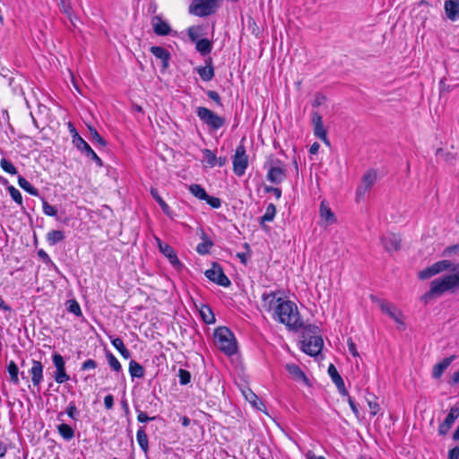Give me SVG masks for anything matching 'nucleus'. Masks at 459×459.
<instances>
[{
  "instance_id": "1",
  "label": "nucleus",
  "mask_w": 459,
  "mask_h": 459,
  "mask_svg": "<svg viewBox=\"0 0 459 459\" xmlns=\"http://www.w3.org/2000/svg\"><path fill=\"white\" fill-rule=\"evenodd\" d=\"M273 318L291 330L304 326L297 305L290 300H283L278 304Z\"/></svg>"
},
{
  "instance_id": "2",
  "label": "nucleus",
  "mask_w": 459,
  "mask_h": 459,
  "mask_svg": "<svg viewBox=\"0 0 459 459\" xmlns=\"http://www.w3.org/2000/svg\"><path fill=\"white\" fill-rule=\"evenodd\" d=\"M319 328L314 325L303 326L301 350L307 355H318L324 346V341L319 334Z\"/></svg>"
},
{
  "instance_id": "3",
  "label": "nucleus",
  "mask_w": 459,
  "mask_h": 459,
  "mask_svg": "<svg viewBox=\"0 0 459 459\" xmlns=\"http://www.w3.org/2000/svg\"><path fill=\"white\" fill-rule=\"evenodd\" d=\"M214 342L219 350L228 356H232L238 351L235 335L228 327H218L214 331Z\"/></svg>"
},
{
  "instance_id": "4",
  "label": "nucleus",
  "mask_w": 459,
  "mask_h": 459,
  "mask_svg": "<svg viewBox=\"0 0 459 459\" xmlns=\"http://www.w3.org/2000/svg\"><path fill=\"white\" fill-rule=\"evenodd\" d=\"M455 287L449 276V274L444 277L433 280L430 282V289L422 297L421 300L426 304L429 303L433 298L440 297L446 291L454 292Z\"/></svg>"
},
{
  "instance_id": "5",
  "label": "nucleus",
  "mask_w": 459,
  "mask_h": 459,
  "mask_svg": "<svg viewBox=\"0 0 459 459\" xmlns=\"http://www.w3.org/2000/svg\"><path fill=\"white\" fill-rule=\"evenodd\" d=\"M221 0H193L188 6L189 13L197 17H207L215 13Z\"/></svg>"
},
{
  "instance_id": "6",
  "label": "nucleus",
  "mask_w": 459,
  "mask_h": 459,
  "mask_svg": "<svg viewBox=\"0 0 459 459\" xmlns=\"http://www.w3.org/2000/svg\"><path fill=\"white\" fill-rule=\"evenodd\" d=\"M195 113L198 118L212 131H217L226 124L225 117L217 115L206 107H198Z\"/></svg>"
},
{
  "instance_id": "7",
  "label": "nucleus",
  "mask_w": 459,
  "mask_h": 459,
  "mask_svg": "<svg viewBox=\"0 0 459 459\" xmlns=\"http://www.w3.org/2000/svg\"><path fill=\"white\" fill-rule=\"evenodd\" d=\"M370 299L379 307L382 313L387 315L395 323L402 325H404L403 313L394 304L379 299L374 295L370 296Z\"/></svg>"
},
{
  "instance_id": "8",
  "label": "nucleus",
  "mask_w": 459,
  "mask_h": 459,
  "mask_svg": "<svg viewBox=\"0 0 459 459\" xmlns=\"http://www.w3.org/2000/svg\"><path fill=\"white\" fill-rule=\"evenodd\" d=\"M268 168L266 178L273 184H281L287 178V169L281 160L276 159L265 163Z\"/></svg>"
},
{
  "instance_id": "9",
  "label": "nucleus",
  "mask_w": 459,
  "mask_h": 459,
  "mask_svg": "<svg viewBox=\"0 0 459 459\" xmlns=\"http://www.w3.org/2000/svg\"><path fill=\"white\" fill-rule=\"evenodd\" d=\"M232 163L235 175L242 177L248 166V156L246 153V148L243 143L237 146Z\"/></svg>"
},
{
  "instance_id": "10",
  "label": "nucleus",
  "mask_w": 459,
  "mask_h": 459,
  "mask_svg": "<svg viewBox=\"0 0 459 459\" xmlns=\"http://www.w3.org/2000/svg\"><path fill=\"white\" fill-rule=\"evenodd\" d=\"M377 171L374 169L368 170L361 178L360 185L356 189V201L359 202L365 194L374 186L377 181Z\"/></svg>"
},
{
  "instance_id": "11",
  "label": "nucleus",
  "mask_w": 459,
  "mask_h": 459,
  "mask_svg": "<svg viewBox=\"0 0 459 459\" xmlns=\"http://www.w3.org/2000/svg\"><path fill=\"white\" fill-rule=\"evenodd\" d=\"M52 361L56 368L53 377L58 384H64L70 379V376L66 373L65 361L62 355L59 353H54L52 356Z\"/></svg>"
},
{
  "instance_id": "12",
  "label": "nucleus",
  "mask_w": 459,
  "mask_h": 459,
  "mask_svg": "<svg viewBox=\"0 0 459 459\" xmlns=\"http://www.w3.org/2000/svg\"><path fill=\"white\" fill-rule=\"evenodd\" d=\"M204 274L211 281L220 286L229 287L231 284L222 268L216 263H213L212 268L206 270Z\"/></svg>"
},
{
  "instance_id": "13",
  "label": "nucleus",
  "mask_w": 459,
  "mask_h": 459,
  "mask_svg": "<svg viewBox=\"0 0 459 459\" xmlns=\"http://www.w3.org/2000/svg\"><path fill=\"white\" fill-rule=\"evenodd\" d=\"M281 293L280 290L264 292L262 294V307L267 312L273 311V315L276 313V307L280 302L284 299L278 295Z\"/></svg>"
},
{
  "instance_id": "14",
  "label": "nucleus",
  "mask_w": 459,
  "mask_h": 459,
  "mask_svg": "<svg viewBox=\"0 0 459 459\" xmlns=\"http://www.w3.org/2000/svg\"><path fill=\"white\" fill-rule=\"evenodd\" d=\"M74 146L86 157L93 160L98 167H103L102 160L81 136H74Z\"/></svg>"
},
{
  "instance_id": "15",
  "label": "nucleus",
  "mask_w": 459,
  "mask_h": 459,
  "mask_svg": "<svg viewBox=\"0 0 459 459\" xmlns=\"http://www.w3.org/2000/svg\"><path fill=\"white\" fill-rule=\"evenodd\" d=\"M459 418V406L451 407L447 416L438 427V434L445 436L448 433L455 421Z\"/></svg>"
},
{
  "instance_id": "16",
  "label": "nucleus",
  "mask_w": 459,
  "mask_h": 459,
  "mask_svg": "<svg viewBox=\"0 0 459 459\" xmlns=\"http://www.w3.org/2000/svg\"><path fill=\"white\" fill-rule=\"evenodd\" d=\"M312 124L314 126V134L323 142L328 143L326 130L324 127L323 117L316 112H312Z\"/></svg>"
},
{
  "instance_id": "17",
  "label": "nucleus",
  "mask_w": 459,
  "mask_h": 459,
  "mask_svg": "<svg viewBox=\"0 0 459 459\" xmlns=\"http://www.w3.org/2000/svg\"><path fill=\"white\" fill-rule=\"evenodd\" d=\"M382 244L387 252L397 251L401 248L402 239L399 235L387 233L381 238Z\"/></svg>"
},
{
  "instance_id": "18",
  "label": "nucleus",
  "mask_w": 459,
  "mask_h": 459,
  "mask_svg": "<svg viewBox=\"0 0 459 459\" xmlns=\"http://www.w3.org/2000/svg\"><path fill=\"white\" fill-rule=\"evenodd\" d=\"M153 31L158 36H167L170 33L171 28L169 24L163 21L160 16L155 15L151 21Z\"/></svg>"
},
{
  "instance_id": "19",
  "label": "nucleus",
  "mask_w": 459,
  "mask_h": 459,
  "mask_svg": "<svg viewBox=\"0 0 459 459\" xmlns=\"http://www.w3.org/2000/svg\"><path fill=\"white\" fill-rule=\"evenodd\" d=\"M327 371H328V374H329L332 381L336 385L339 393L342 395H348V392L346 390L344 381H343L342 377H341V375L339 374L335 366L333 364H330Z\"/></svg>"
},
{
  "instance_id": "20",
  "label": "nucleus",
  "mask_w": 459,
  "mask_h": 459,
  "mask_svg": "<svg viewBox=\"0 0 459 459\" xmlns=\"http://www.w3.org/2000/svg\"><path fill=\"white\" fill-rule=\"evenodd\" d=\"M160 252L168 258V260L174 268L180 270L183 267V264L178 258L177 253L175 252L174 248L169 244L164 245L163 247L160 246Z\"/></svg>"
},
{
  "instance_id": "21",
  "label": "nucleus",
  "mask_w": 459,
  "mask_h": 459,
  "mask_svg": "<svg viewBox=\"0 0 459 459\" xmlns=\"http://www.w3.org/2000/svg\"><path fill=\"white\" fill-rule=\"evenodd\" d=\"M285 368L289 375L294 380L302 382L306 385H310L309 379L307 378V377L306 376V374L303 372L299 366L296 364H287Z\"/></svg>"
},
{
  "instance_id": "22",
  "label": "nucleus",
  "mask_w": 459,
  "mask_h": 459,
  "mask_svg": "<svg viewBox=\"0 0 459 459\" xmlns=\"http://www.w3.org/2000/svg\"><path fill=\"white\" fill-rule=\"evenodd\" d=\"M32 367L30 369L31 382L34 386H39L43 381V365L40 361L32 359Z\"/></svg>"
},
{
  "instance_id": "23",
  "label": "nucleus",
  "mask_w": 459,
  "mask_h": 459,
  "mask_svg": "<svg viewBox=\"0 0 459 459\" xmlns=\"http://www.w3.org/2000/svg\"><path fill=\"white\" fill-rule=\"evenodd\" d=\"M205 66L197 67L196 72L203 81L209 82L214 77V68L212 57L205 59Z\"/></svg>"
},
{
  "instance_id": "24",
  "label": "nucleus",
  "mask_w": 459,
  "mask_h": 459,
  "mask_svg": "<svg viewBox=\"0 0 459 459\" xmlns=\"http://www.w3.org/2000/svg\"><path fill=\"white\" fill-rule=\"evenodd\" d=\"M444 8L448 19L451 21L459 19V0H446Z\"/></svg>"
},
{
  "instance_id": "25",
  "label": "nucleus",
  "mask_w": 459,
  "mask_h": 459,
  "mask_svg": "<svg viewBox=\"0 0 459 459\" xmlns=\"http://www.w3.org/2000/svg\"><path fill=\"white\" fill-rule=\"evenodd\" d=\"M455 355H452L450 357L445 358L441 362L436 364L432 369V377L435 379H438L442 377L444 371L450 366V364L455 360Z\"/></svg>"
},
{
  "instance_id": "26",
  "label": "nucleus",
  "mask_w": 459,
  "mask_h": 459,
  "mask_svg": "<svg viewBox=\"0 0 459 459\" xmlns=\"http://www.w3.org/2000/svg\"><path fill=\"white\" fill-rule=\"evenodd\" d=\"M150 51L156 58L161 60L163 68H168L170 53L167 49L162 47L153 46L150 48Z\"/></svg>"
},
{
  "instance_id": "27",
  "label": "nucleus",
  "mask_w": 459,
  "mask_h": 459,
  "mask_svg": "<svg viewBox=\"0 0 459 459\" xmlns=\"http://www.w3.org/2000/svg\"><path fill=\"white\" fill-rule=\"evenodd\" d=\"M150 193H151L152 198L159 204V205L160 206L162 212L166 215L171 217L172 211L169 208V206L167 204V203L160 195L159 191L156 188L152 187L151 190H150Z\"/></svg>"
},
{
  "instance_id": "28",
  "label": "nucleus",
  "mask_w": 459,
  "mask_h": 459,
  "mask_svg": "<svg viewBox=\"0 0 459 459\" xmlns=\"http://www.w3.org/2000/svg\"><path fill=\"white\" fill-rule=\"evenodd\" d=\"M196 50L203 56L209 55L212 50V42L208 39H202L195 42Z\"/></svg>"
},
{
  "instance_id": "29",
  "label": "nucleus",
  "mask_w": 459,
  "mask_h": 459,
  "mask_svg": "<svg viewBox=\"0 0 459 459\" xmlns=\"http://www.w3.org/2000/svg\"><path fill=\"white\" fill-rule=\"evenodd\" d=\"M57 432L65 441H70L74 437V429L68 424L61 423L57 427Z\"/></svg>"
},
{
  "instance_id": "30",
  "label": "nucleus",
  "mask_w": 459,
  "mask_h": 459,
  "mask_svg": "<svg viewBox=\"0 0 459 459\" xmlns=\"http://www.w3.org/2000/svg\"><path fill=\"white\" fill-rule=\"evenodd\" d=\"M144 368L136 362L135 360H131L129 363V374L132 378H143L144 377Z\"/></svg>"
},
{
  "instance_id": "31",
  "label": "nucleus",
  "mask_w": 459,
  "mask_h": 459,
  "mask_svg": "<svg viewBox=\"0 0 459 459\" xmlns=\"http://www.w3.org/2000/svg\"><path fill=\"white\" fill-rule=\"evenodd\" d=\"M320 216L329 224L336 221L334 213L332 212L331 208L325 204V201H322L320 204Z\"/></svg>"
},
{
  "instance_id": "32",
  "label": "nucleus",
  "mask_w": 459,
  "mask_h": 459,
  "mask_svg": "<svg viewBox=\"0 0 459 459\" xmlns=\"http://www.w3.org/2000/svg\"><path fill=\"white\" fill-rule=\"evenodd\" d=\"M276 214V207L273 204H269L266 207L264 214L260 217V224L265 228L264 223L273 221Z\"/></svg>"
},
{
  "instance_id": "33",
  "label": "nucleus",
  "mask_w": 459,
  "mask_h": 459,
  "mask_svg": "<svg viewBox=\"0 0 459 459\" xmlns=\"http://www.w3.org/2000/svg\"><path fill=\"white\" fill-rule=\"evenodd\" d=\"M46 238L50 246H55L65 239V233L62 230H50Z\"/></svg>"
},
{
  "instance_id": "34",
  "label": "nucleus",
  "mask_w": 459,
  "mask_h": 459,
  "mask_svg": "<svg viewBox=\"0 0 459 459\" xmlns=\"http://www.w3.org/2000/svg\"><path fill=\"white\" fill-rule=\"evenodd\" d=\"M136 440L141 449L146 453L149 449L148 437L145 433L144 428L140 427L136 433Z\"/></svg>"
},
{
  "instance_id": "35",
  "label": "nucleus",
  "mask_w": 459,
  "mask_h": 459,
  "mask_svg": "<svg viewBox=\"0 0 459 459\" xmlns=\"http://www.w3.org/2000/svg\"><path fill=\"white\" fill-rule=\"evenodd\" d=\"M18 184L20 187H22L24 191L28 192L30 195L33 196H39V190L34 187L25 178L19 176L18 177Z\"/></svg>"
},
{
  "instance_id": "36",
  "label": "nucleus",
  "mask_w": 459,
  "mask_h": 459,
  "mask_svg": "<svg viewBox=\"0 0 459 459\" xmlns=\"http://www.w3.org/2000/svg\"><path fill=\"white\" fill-rule=\"evenodd\" d=\"M433 266H434L437 273H439L445 270H451L453 272H455L457 270V268L459 267V264L454 265L448 260H442V261H438V262L433 264Z\"/></svg>"
},
{
  "instance_id": "37",
  "label": "nucleus",
  "mask_w": 459,
  "mask_h": 459,
  "mask_svg": "<svg viewBox=\"0 0 459 459\" xmlns=\"http://www.w3.org/2000/svg\"><path fill=\"white\" fill-rule=\"evenodd\" d=\"M188 189L190 193L199 200L204 201L208 197V194L205 189L198 184L190 185Z\"/></svg>"
},
{
  "instance_id": "38",
  "label": "nucleus",
  "mask_w": 459,
  "mask_h": 459,
  "mask_svg": "<svg viewBox=\"0 0 459 459\" xmlns=\"http://www.w3.org/2000/svg\"><path fill=\"white\" fill-rule=\"evenodd\" d=\"M106 359H107V361L110 367V368L114 371V372H120L122 370V366L120 364V362L118 361V359L114 356L113 353H111L110 351H106Z\"/></svg>"
},
{
  "instance_id": "39",
  "label": "nucleus",
  "mask_w": 459,
  "mask_h": 459,
  "mask_svg": "<svg viewBox=\"0 0 459 459\" xmlns=\"http://www.w3.org/2000/svg\"><path fill=\"white\" fill-rule=\"evenodd\" d=\"M7 370L10 375L11 381L14 385H18L19 380V368L14 361L11 360L7 366Z\"/></svg>"
},
{
  "instance_id": "40",
  "label": "nucleus",
  "mask_w": 459,
  "mask_h": 459,
  "mask_svg": "<svg viewBox=\"0 0 459 459\" xmlns=\"http://www.w3.org/2000/svg\"><path fill=\"white\" fill-rule=\"evenodd\" d=\"M213 243L205 235L203 238V242L199 243L196 247V252L200 255H206L209 253L210 248L212 247Z\"/></svg>"
},
{
  "instance_id": "41",
  "label": "nucleus",
  "mask_w": 459,
  "mask_h": 459,
  "mask_svg": "<svg viewBox=\"0 0 459 459\" xmlns=\"http://www.w3.org/2000/svg\"><path fill=\"white\" fill-rule=\"evenodd\" d=\"M202 152L204 154V158L207 165L210 168H213L217 164V157L215 153L209 149H204Z\"/></svg>"
},
{
  "instance_id": "42",
  "label": "nucleus",
  "mask_w": 459,
  "mask_h": 459,
  "mask_svg": "<svg viewBox=\"0 0 459 459\" xmlns=\"http://www.w3.org/2000/svg\"><path fill=\"white\" fill-rule=\"evenodd\" d=\"M0 167L4 172H6L8 174L16 175L18 173L15 166L10 160H6L5 158L1 159Z\"/></svg>"
},
{
  "instance_id": "43",
  "label": "nucleus",
  "mask_w": 459,
  "mask_h": 459,
  "mask_svg": "<svg viewBox=\"0 0 459 459\" xmlns=\"http://www.w3.org/2000/svg\"><path fill=\"white\" fill-rule=\"evenodd\" d=\"M66 305H67L66 309L68 312H70L77 316H82L81 307L75 299L68 300Z\"/></svg>"
},
{
  "instance_id": "44",
  "label": "nucleus",
  "mask_w": 459,
  "mask_h": 459,
  "mask_svg": "<svg viewBox=\"0 0 459 459\" xmlns=\"http://www.w3.org/2000/svg\"><path fill=\"white\" fill-rule=\"evenodd\" d=\"M90 135L91 137V140L95 143H97L100 146L105 147L106 146V141L100 136V134L98 133V131L93 126H88Z\"/></svg>"
},
{
  "instance_id": "45",
  "label": "nucleus",
  "mask_w": 459,
  "mask_h": 459,
  "mask_svg": "<svg viewBox=\"0 0 459 459\" xmlns=\"http://www.w3.org/2000/svg\"><path fill=\"white\" fill-rule=\"evenodd\" d=\"M7 190L13 198V200L17 203L19 205H22V196L21 192L15 188L13 186H7Z\"/></svg>"
},
{
  "instance_id": "46",
  "label": "nucleus",
  "mask_w": 459,
  "mask_h": 459,
  "mask_svg": "<svg viewBox=\"0 0 459 459\" xmlns=\"http://www.w3.org/2000/svg\"><path fill=\"white\" fill-rule=\"evenodd\" d=\"M65 413L72 420H78L79 411H78L76 404H75V403L74 401L69 403V404H68V406H67V408L65 410Z\"/></svg>"
},
{
  "instance_id": "47",
  "label": "nucleus",
  "mask_w": 459,
  "mask_h": 459,
  "mask_svg": "<svg viewBox=\"0 0 459 459\" xmlns=\"http://www.w3.org/2000/svg\"><path fill=\"white\" fill-rule=\"evenodd\" d=\"M178 377H179V383L182 385H186L190 383L191 381V374L189 371L180 368L178 370Z\"/></svg>"
},
{
  "instance_id": "48",
  "label": "nucleus",
  "mask_w": 459,
  "mask_h": 459,
  "mask_svg": "<svg viewBox=\"0 0 459 459\" xmlns=\"http://www.w3.org/2000/svg\"><path fill=\"white\" fill-rule=\"evenodd\" d=\"M437 274L433 264L429 267L425 268L424 270L419 273V278L420 280H427L434 275Z\"/></svg>"
},
{
  "instance_id": "49",
  "label": "nucleus",
  "mask_w": 459,
  "mask_h": 459,
  "mask_svg": "<svg viewBox=\"0 0 459 459\" xmlns=\"http://www.w3.org/2000/svg\"><path fill=\"white\" fill-rule=\"evenodd\" d=\"M187 35H188L189 39L192 42L195 43L196 41L199 40L200 27H195V26L189 27L187 30Z\"/></svg>"
},
{
  "instance_id": "50",
  "label": "nucleus",
  "mask_w": 459,
  "mask_h": 459,
  "mask_svg": "<svg viewBox=\"0 0 459 459\" xmlns=\"http://www.w3.org/2000/svg\"><path fill=\"white\" fill-rule=\"evenodd\" d=\"M42 208H43V212L46 215L48 216H56L57 214V210L56 207H54L53 205L49 204L47 201L43 200V203H42Z\"/></svg>"
},
{
  "instance_id": "51",
  "label": "nucleus",
  "mask_w": 459,
  "mask_h": 459,
  "mask_svg": "<svg viewBox=\"0 0 459 459\" xmlns=\"http://www.w3.org/2000/svg\"><path fill=\"white\" fill-rule=\"evenodd\" d=\"M201 316H202L204 321L207 324H212V323H214V321H215L214 316H213L212 310L208 307H205V310L204 309L201 310Z\"/></svg>"
},
{
  "instance_id": "52",
  "label": "nucleus",
  "mask_w": 459,
  "mask_h": 459,
  "mask_svg": "<svg viewBox=\"0 0 459 459\" xmlns=\"http://www.w3.org/2000/svg\"><path fill=\"white\" fill-rule=\"evenodd\" d=\"M135 411L137 412V420L140 423H145L156 419V417H149L144 411L139 410L138 408H135Z\"/></svg>"
},
{
  "instance_id": "53",
  "label": "nucleus",
  "mask_w": 459,
  "mask_h": 459,
  "mask_svg": "<svg viewBox=\"0 0 459 459\" xmlns=\"http://www.w3.org/2000/svg\"><path fill=\"white\" fill-rule=\"evenodd\" d=\"M206 95L212 100H213L217 106L219 107H223V104H222V101H221V98L220 96V94L215 91H206Z\"/></svg>"
},
{
  "instance_id": "54",
  "label": "nucleus",
  "mask_w": 459,
  "mask_h": 459,
  "mask_svg": "<svg viewBox=\"0 0 459 459\" xmlns=\"http://www.w3.org/2000/svg\"><path fill=\"white\" fill-rule=\"evenodd\" d=\"M247 400H248L255 408L260 410L258 403L263 405L262 402L259 401L258 397L252 391H249L248 394H245Z\"/></svg>"
},
{
  "instance_id": "55",
  "label": "nucleus",
  "mask_w": 459,
  "mask_h": 459,
  "mask_svg": "<svg viewBox=\"0 0 459 459\" xmlns=\"http://www.w3.org/2000/svg\"><path fill=\"white\" fill-rule=\"evenodd\" d=\"M211 207L218 209L221 205L220 198L208 195V197L204 200Z\"/></svg>"
},
{
  "instance_id": "56",
  "label": "nucleus",
  "mask_w": 459,
  "mask_h": 459,
  "mask_svg": "<svg viewBox=\"0 0 459 459\" xmlns=\"http://www.w3.org/2000/svg\"><path fill=\"white\" fill-rule=\"evenodd\" d=\"M60 6H61V10L65 14H67L68 16H70L72 14L73 9H72V4H71V0H61Z\"/></svg>"
},
{
  "instance_id": "57",
  "label": "nucleus",
  "mask_w": 459,
  "mask_h": 459,
  "mask_svg": "<svg viewBox=\"0 0 459 459\" xmlns=\"http://www.w3.org/2000/svg\"><path fill=\"white\" fill-rule=\"evenodd\" d=\"M96 368L97 362L92 359H89L82 364L81 370L85 371L89 369H94Z\"/></svg>"
},
{
  "instance_id": "58",
  "label": "nucleus",
  "mask_w": 459,
  "mask_h": 459,
  "mask_svg": "<svg viewBox=\"0 0 459 459\" xmlns=\"http://www.w3.org/2000/svg\"><path fill=\"white\" fill-rule=\"evenodd\" d=\"M326 98L325 95H322L320 93L316 94L315 99L313 100L312 106L314 108H317L321 105H323L325 101Z\"/></svg>"
},
{
  "instance_id": "59",
  "label": "nucleus",
  "mask_w": 459,
  "mask_h": 459,
  "mask_svg": "<svg viewBox=\"0 0 459 459\" xmlns=\"http://www.w3.org/2000/svg\"><path fill=\"white\" fill-rule=\"evenodd\" d=\"M368 405L370 409V414L375 416L380 410V406L377 402L368 401Z\"/></svg>"
},
{
  "instance_id": "60",
  "label": "nucleus",
  "mask_w": 459,
  "mask_h": 459,
  "mask_svg": "<svg viewBox=\"0 0 459 459\" xmlns=\"http://www.w3.org/2000/svg\"><path fill=\"white\" fill-rule=\"evenodd\" d=\"M347 344H348L349 351L352 354V356L358 357L359 352L357 351L356 344L354 343V342L352 341L351 338L348 339Z\"/></svg>"
},
{
  "instance_id": "61",
  "label": "nucleus",
  "mask_w": 459,
  "mask_h": 459,
  "mask_svg": "<svg viewBox=\"0 0 459 459\" xmlns=\"http://www.w3.org/2000/svg\"><path fill=\"white\" fill-rule=\"evenodd\" d=\"M104 405L107 410H111L114 406V397L112 394H108L104 397Z\"/></svg>"
},
{
  "instance_id": "62",
  "label": "nucleus",
  "mask_w": 459,
  "mask_h": 459,
  "mask_svg": "<svg viewBox=\"0 0 459 459\" xmlns=\"http://www.w3.org/2000/svg\"><path fill=\"white\" fill-rule=\"evenodd\" d=\"M111 343L118 351L125 347L123 340L119 337L111 339Z\"/></svg>"
},
{
  "instance_id": "63",
  "label": "nucleus",
  "mask_w": 459,
  "mask_h": 459,
  "mask_svg": "<svg viewBox=\"0 0 459 459\" xmlns=\"http://www.w3.org/2000/svg\"><path fill=\"white\" fill-rule=\"evenodd\" d=\"M266 193H273V195H275L276 199H280L281 196V190L278 187L273 186H266L265 187Z\"/></svg>"
},
{
  "instance_id": "64",
  "label": "nucleus",
  "mask_w": 459,
  "mask_h": 459,
  "mask_svg": "<svg viewBox=\"0 0 459 459\" xmlns=\"http://www.w3.org/2000/svg\"><path fill=\"white\" fill-rule=\"evenodd\" d=\"M449 459H459V446H455L448 453Z\"/></svg>"
}]
</instances>
